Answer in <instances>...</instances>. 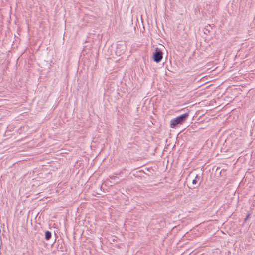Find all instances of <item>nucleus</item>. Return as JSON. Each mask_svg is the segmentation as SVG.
<instances>
[{
  "instance_id": "nucleus-4",
  "label": "nucleus",
  "mask_w": 255,
  "mask_h": 255,
  "mask_svg": "<svg viewBox=\"0 0 255 255\" xmlns=\"http://www.w3.org/2000/svg\"><path fill=\"white\" fill-rule=\"evenodd\" d=\"M200 179V177L198 175H196L195 179L192 181L193 184H197L198 180Z\"/></svg>"
},
{
  "instance_id": "nucleus-3",
  "label": "nucleus",
  "mask_w": 255,
  "mask_h": 255,
  "mask_svg": "<svg viewBox=\"0 0 255 255\" xmlns=\"http://www.w3.org/2000/svg\"><path fill=\"white\" fill-rule=\"evenodd\" d=\"M51 237V233L50 231H47L45 232V239L47 240H49Z\"/></svg>"
},
{
  "instance_id": "nucleus-1",
  "label": "nucleus",
  "mask_w": 255,
  "mask_h": 255,
  "mask_svg": "<svg viewBox=\"0 0 255 255\" xmlns=\"http://www.w3.org/2000/svg\"><path fill=\"white\" fill-rule=\"evenodd\" d=\"M188 116V114L187 113H185L172 119L170 121V127L172 128H174L178 124H182Z\"/></svg>"
},
{
  "instance_id": "nucleus-2",
  "label": "nucleus",
  "mask_w": 255,
  "mask_h": 255,
  "mask_svg": "<svg viewBox=\"0 0 255 255\" xmlns=\"http://www.w3.org/2000/svg\"><path fill=\"white\" fill-rule=\"evenodd\" d=\"M163 54L162 52L158 50H156L155 52L153 54V59L155 62L158 63L162 59Z\"/></svg>"
}]
</instances>
